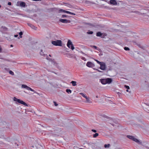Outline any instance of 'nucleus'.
I'll return each mask as SVG.
<instances>
[{"mask_svg":"<svg viewBox=\"0 0 149 149\" xmlns=\"http://www.w3.org/2000/svg\"><path fill=\"white\" fill-rule=\"evenodd\" d=\"M127 137L129 139L135 141L139 144H142L141 142H140L139 140L135 138L134 136L128 135L127 136Z\"/></svg>","mask_w":149,"mask_h":149,"instance_id":"f257e3e1","label":"nucleus"},{"mask_svg":"<svg viewBox=\"0 0 149 149\" xmlns=\"http://www.w3.org/2000/svg\"><path fill=\"white\" fill-rule=\"evenodd\" d=\"M100 80L101 83L103 84H110L112 81L111 79L109 78H107L106 79H102Z\"/></svg>","mask_w":149,"mask_h":149,"instance_id":"f03ea898","label":"nucleus"},{"mask_svg":"<svg viewBox=\"0 0 149 149\" xmlns=\"http://www.w3.org/2000/svg\"><path fill=\"white\" fill-rule=\"evenodd\" d=\"M52 43L55 46H61L62 45V41L61 40H57L55 41H52Z\"/></svg>","mask_w":149,"mask_h":149,"instance_id":"7ed1b4c3","label":"nucleus"},{"mask_svg":"<svg viewBox=\"0 0 149 149\" xmlns=\"http://www.w3.org/2000/svg\"><path fill=\"white\" fill-rule=\"evenodd\" d=\"M67 46L69 48H71L72 50H73L74 48V47L72 44V42L70 40H68L67 44Z\"/></svg>","mask_w":149,"mask_h":149,"instance_id":"20e7f679","label":"nucleus"},{"mask_svg":"<svg viewBox=\"0 0 149 149\" xmlns=\"http://www.w3.org/2000/svg\"><path fill=\"white\" fill-rule=\"evenodd\" d=\"M22 88H25L28 90H30V91L33 92L34 93H36V91L32 89L31 88L27 86L26 85L24 84L22 85Z\"/></svg>","mask_w":149,"mask_h":149,"instance_id":"39448f33","label":"nucleus"},{"mask_svg":"<svg viewBox=\"0 0 149 149\" xmlns=\"http://www.w3.org/2000/svg\"><path fill=\"white\" fill-rule=\"evenodd\" d=\"M86 66L89 68H93L95 66V65L91 62H88L86 64Z\"/></svg>","mask_w":149,"mask_h":149,"instance_id":"423d86ee","label":"nucleus"},{"mask_svg":"<svg viewBox=\"0 0 149 149\" xmlns=\"http://www.w3.org/2000/svg\"><path fill=\"white\" fill-rule=\"evenodd\" d=\"M59 21L60 22L63 23H69L70 22V20L66 19H60Z\"/></svg>","mask_w":149,"mask_h":149,"instance_id":"0eeeda50","label":"nucleus"},{"mask_svg":"<svg viewBox=\"0 0 149 149\" xmlns=\"http://www.w3.org/2000/svg\"><path fill=\"white\" fill-rule=\"evenodd\" d=\"M100 69L102 70H104L106 68V65L104 63H101L100 65Z\"/></svg>","mask_w":149,"mask_h":149,"instance_id":"6e6552de","label":"nucleus"},{"mask_svg":"<svg viewBox=\"0 0 149 149\" xmlns=\"http://www.w3.org/2000/svg\"><path fill=\"white\" fill-rule=\"evenodd\" d=\"M109 1L111 4L113 5H116L117 4V3L115 0H110Z\"/></svg>","mask_w":149,"mask_h":149,"instance_id":"1a4fd4ad","label":"nucleus"},{"mask_svg":"<svg viewBox=\"0 0 149 149\" xmlns=\"http://www.w3.org/2000/svg\"><path fill=\"white\" fill-rule=\"evenodd\" d=\"M18 102L19 103L23 104L25 106H27V104L25 102L19 99L18 100Z\"/></svg>","mask_w":149,"mask_h":149,"instance_id":"9d476101","label":"nucleus"},{"mask_svg":"<svg viewBox=\"0 0 149 149\" xmlns=\"http://www.w3.org/2000/svg\"><path fill=\"white\" fill-rule=\"evenodd\" d=\"M20 6L22 7H24L25 6V3L24 2L21 1L20 2Z\"/></svg>","mask_w":149,"mask_h":149,"instance_id":"9b49d317","label":"nucleus"},{"mask_svg":"<svg viewBox=\"0 0 149 149\" xmlns=\"http://www.w3.org/2000/svg\"><path fill=\"white\" fill-rule=\"evenodd\" d=\"M28 24L29 26H30L32 29H36V28L35 26L33 25L32 24Z\"/></svg>","mask_w":149,"mask_h":149,"instance_id":"f8f14e48","label":"nucleus"},{"mask_svg":"<svg viewBox=\"0 0 149 149\" xmlns=\"http://www.w3.org/2000/svg\"><path fill=\"white\" fill-rule=\"evenodd\" d=\"M102 34L100 32H98L96 33V36H97L101 37L102 36Z\"/></svg>","mask_w":149,"mask_h":149,"instance_id":"ddd939ff","label":"nucleus"},{"mask_svg":"<svg viewBox=\"0 0 149 149\" xmlns=\"http://www.w3.org/2000/svg\"><path fill=\"white\" fill-rule=\"evenodd\" d=\"M71 83L72 84V86H75L77 85V82L75 81H72Z\"/></svg>","mask_w":149,"mask_h":149,"instance_id":"4468645a","label":"nucleus"},{"mask_svg":"<svg viewBox=\"0 0 149 149\" xmlns=\"http://www.w3.org/2000/svg\"><path fill=\"white\" fill-rule=\"evenodd\" d=\"M79 94L81 95L83 97L85 98L86 99H87V97L83 93H80Z\"/></svg>","mask_w":149,"mask_h":149,"instance_id":"2eb2a0df","label":"nucleus"},{"mask_svg":"<svg viewBox=\"0 0 149 149\" xmlns=\"http://www.w3.org/2000/svg\"><path fill=\"white\" fill-rule=\"evenodd\" d=\"M65 12H66L65 13H67L71 15H75V13H73L71 12H70L69 11H67L66 10V11Z\"/></svg>","mask_w":149,"mask_h":149,"instance_id":"dca6fc26","label":"nucleus"},{"mask_svg":"<svg viewBox=\"0 0 149 149\" xmlns=\"http://www.w3.org/2000/svg\"><path fill=\"white\" fill-rule=\"evenodd\" d=\"M66 10H63V9H60L58 10V13H60L61 12H63L65 13Z\"/></svg>","mask_w":149,"mask_h":149,"instance_id":"f3484780","label":"nucleus"},{"mask_svg":"<svg viewBox=\"0 0 149 149\" xmlns=\"http://www.w3.org/2000/svg\"><path fill=\"white\" fill-rule=\"evenodd\" d=\"M99 135L98 133H96L95 134H93V137L94 138H96L97 136Z\"/></svg>","mask_w":149,"mask_h":149,"instance_id":"a211bd4d","label":"nucleus"},{"mask_svg":"<svg viewBox=\"0 0 149 149\" xmlns=\"http://www.w3.org/2000/svg\"><path fill=\"white\" fill-rule=\"evenodd\" d=\"M66 92L68 93H71L72 92L71 90L70 89H67L66 90Z\"/></svg>","mask_w":149,"mask_h":149,"instance_id":"6ab92c4d","label":"nucleus"},{"mask_svg":"<svg viewBox=\"0 0 149 149\" xmlns=\"http://www.w3.org/2000/svg\"><path fill=\"white\" fill-rule=\"evenodd\" d=\"M110 146V144H105L104 145V147L105 148H109Z\"/></svg>","mask_w":149,"mask_h":149,"instance_id":"aec40b11","label":"nucleus"},{"mask_svg":"<svg viewBox=\"0 0 149 149\" xmlns=\"http://www.w3.org/2000/svg\"><path fill=\"white\" fill-rule=\"evenodd\" d=\"M19 100V99H17V98H16L15 97H14L13 98V100L17 102H18V100Z\"/></svg>","mask_w":149,"mask_h":149,"instance_id":"412c9836","label":"nucleus"},{"mask_svg":"<svg viewBox=\"0 0 149 149\" xmlns=\"http://www.w3.org/2000/svg\"><path fill=\"white\" fill-rule=\"evenodd\" d=\"M40 55H42V56H45V54H43V52H42V50H41V52H40Z\"/></svg>","mask_w":149,"mask_h":149,"instance_id":"4be33fe9","label":"nucleus"},{"mask_svg":"<svg viewBox=\"0 0 149 149\" xmlns=\"http://www.w3.org/2000/svg\"><path fill=\"white\" fill-rule=\"evenodd\" d=\"M9 73L12 75H14V72L11 70H10L9 71Z\"/></svg>","mask_w":149,"mask_h":149,"instance_id":"5701e85b","label":"nucleus"},{"mask_svg":"<svg viewBox=\"0 0 149 149\" xmlns=\"http://www.w3.org/2000/svg\"><path fill=\"white\" fill-rule=\"evenodd\" d=\"M94 60L97 62L100 65L102 63H101L100 62V61H98V60H96V59H94Z\"/></svg>","mask_w":149,"mask_h":149,"instance_id":"b1692460","label":"nucleus"},{"mask_svg":"<svg viewBox=\"0 0 149 149\" xmlns=\"http://www.w3.org/2000/svg\"><path fill=\"white\" fill-rule=\"evenodd\" d=\"M87 33L88 34H93V32L92 31H88V32H87Z\"/></svg>","mask_w":149,"mask_h":149,"instance_id":"393cba45","label":"nucleus"},{"mask_svg":"<svg viewBox=\"0 0 149 149\" xmlns=\"http://www.w3.org/2000/svg\"><path fill=\"white\" fill-rule=\"evenodd\" d=\"M124 49L125 50H129L130 49L128 47H125L124 48Z\"/></svg>","mask_w":149,"mask_h":149,"instance_id":"a878e982","label":"nucleus"},{"mask_svg":"<svg viewBox=\"0 0 149 149\" xmlns=\"http://www.w3.org/2000/svg\"><path fill=\"white\" fill-rule=\"evenodd\" d=\"M22 34H23V33L22 31H21L19 33V34L20 35L19 36H20V38H22V37L21 36L22 35Z\"/></svg>","mask_w":149,"mask_h":149,"instance_id":"bb28decb","label":"nucleus"},{"mask_svg":"<svg viewBox=\"0 0 149 149\" xmlns=\"http://www.w3.org/2000/svg\"><path fill=\"white\" fill-rule=\"evenodd\" d=\"M19 4H20V2L18 1L16 3V6H20Z\"/></svg>","mask_w":149,"mask_h":149,"instance_id":"cd10ccee","label":"nucleus"},{"mask_svg":"<svg viewBox=\"0 0 149 149\" xmlns=\"http://www.w3.org/2000/svg\"><path fill=\"white\" fill-rule=\"evenodd\" d=\"M68 16L67 15H62V17L63 18H64V17H67Z\"/></svg>","mask_w":149,"mask_h":149,"instance_id":"c85d7f7f","label":"nucleus"},{"mask_svg":"<svg viewBox=\"0 0 149 149\" xmlns=\"http://www.w3.org/2000/svg\"><path fill=\"white\" fill-rule=\"evenodd\" d=\"M125 87L127 89H130V87L128 86L125 85Z\"/></svg>","mask_w":149,"mask_h":149,"instance_id":"c756f323","label":"nucleus"},{"mask_svg":"<svg viewBox=\"0 0 149 149\" xmlns=\"http://www.w3.org/2000/svg\"><path fill=\"white\" fill-rule=\"evenodd\" d=\"M54 103L55 106H58V104L56 103V102L54 101Z\"/></svg>","mask_w":149,"mask_h":149,"instance_id":"7c9ffc66","label":"nucleus"},{"mask_svg":"<svg viewBox=\"0 0 149 149\" xmlns=\"http://www.w3.org/2000/svg\"><path fill=\"white\" fill-rule=\"evenodd\" d=\"M87 99H86V101L87 102H90V100H89V99H88V97H87Z\"/></svg>","mask_w":149,"mask_h":149,"instance_id":"2f4dec72","label":"nucleus"},{"mask_svg":"<svg viewBox=\"0 0 149 149\" xmlns=\"http://www.w3.org/2000/svg\"><path fill=\"white\" fill-rule=\"evenodd\" d=\"M2 49L1 47V46L0 45V53L1 52H2Z\"/></svg>","mask_w":149,"mask_h":149,"instance_id":"473e14b6","label":"nucleus"},{"mask_svg":"<svg viewBox=\"0 0 149 149\" xmlns=\"http://www.w3.org/2000/svg\"><path fill=\"white\" fill-rule=\"evenodd\" d=\"M92 47L94 48L95 49H97V47L95 46H93Z\"/></svg>","mask_w":149,"mask_h":149,"instance_id":"72a5a7b5","label":"nucleus"},{"mask_svg":"<svg viewBox=\"0 0 149 149\" xmlns=\"http://www.w3.org/2000/svg\"><path fill=\"white\" fill-rule=\"evenodd\" d=\"M8 4L9 5H11V3L10 2H9L8 3Z\"/></svg>","mask_w":149,"mask_h":149,"instance_id":"f704fd0d","label":"nucleus"},{"mask_svg":"<svg viewBox=\"0 0 149 149\" xmlns=\"http://www.w3.org/2000/svg\"><path fill=\"white\" fill-rule=\"evenodd\" d=\"M82 60L85 61V58L84 57H82Z\"/></svg>","mask_w":149,"mask_h":149,"instance_id":"c9c22d12","label":"nucleus"},{"mask_svg":"<svg viewBox=\"0 0 149 149\" xmlns=\"http://www.w3.org/2000/svg\"><path fill=\"white\" fill-rule=\"evenodd\" d=\"M18 35H15V36H14L15 37H17L18 36Z\"/></svg>","mask_w":149,"mask_h":149,"instance_id":"e433bc0d","label":"nucleus"},{"mask_svg":"<svg viewBox=\"0 0 149 149\" xmlns=\"http://www.w3.org/2000/svg\"><path fill=\"white\" fill-rule=\"evenodd\" d=\"M96 70L97 71H98V72H101V71H100V70H98V69H96Z\"/></svg>","mask_w":149,"mask_h":149,"instance_id":"4c0bfd02","label":"nucleus"},{"mask_svg":"<svg viewBox=\"0 0 149 149\" xmlns=\"http://www.w3.org/2000/svg\"><path fill=\"white\" fill-rule=\"evenodd\" d=\"M99 116H102V117H104V115H103V116H102V115H99Z\"/></svg>","mask_w":149,"mask_h":149,"instance_id":"58836bf2","label":"nucleus"},{"mask_svg":"<svg viewBox=\"0 0 149 149\" xmlns=\"http://www.w3.org/2000/svg\"><path fill=\"white\" fill-rule=\"evenodd\" d=\"M10 47H13V45H10Z\"/></svg>","mask_w":149,"mask_h":149,"instance_id":"ea45409f","label":"nucleus"},{"mask_svg":"<svg viewBox=\"0 0 149 149\" xmlns=\"http://www.w3.org/2000/svg\"><path fill=\"white\" fill-rule=\"evenodd\" d=\"M128 89H127V90H126V91H127V92H128Z\"/></svg>","mask_w":149,"mask_h":149,"instance_id":"a19ab883","label":"nucleus"},{"mask_svg":"<svg viewBox=\"0 0 149 149\" xmlns=\"http://www.w3.org/2000/svg\"><path fill=\"white\" fill-rule=\"evenodd\" d=\"M93 131L94 132H97V131Z\"/></svg>","mask_w":149,"mask_h":149,"instance_id":"79ce46f5","label":"nucleus"},{"mask_svg":"<svg viewBox=\"0 0 149 149\" xmlns=\"http://www.w3.org/2000/svg\"><path fill=\"white\" fill-rule=\"evenodd\" d=\"M96 98H97L98 97V96H96Z\"/></svg>","mask_w":149,"mask_h":149,"instance_id":"37998d69","label":"nucleus"},{"mask_svg":"<svg viewBox=\"0 0 149 149\" xmlns=\"http://www.w3.org/2000/svg\"><path fill=\"white\" fill-rule=\"evenodd\" d=\"M91 130L93 131V130H94V129H92Z\"/></svg>","mask_w":149,"mask_h":149,"instance_id":"c03bdc74","label":"nucleus"},{"mask_svg":"<svg viewBox=\"0 0 149 149\" xmlns=\"http://www.w3.org/2000/svg\"><path fill=\"white\" fill-rule=\"evenodd\" d=\"M110 124H111L112 125H113L112 123H110Z\"/></svg>","mask_w":149,"mask_h":149,"instance_id":"a18cd8bd","label":"nucleus"},{"mask_svg":"<svg viewBox=\"0 0 149 149\" xmlns=\"http://www.w3.org/2000/svg\"><path fill=\"white\" fill-rule=\"evenodd\" d=\"M49 56H51V55H49Z\"/></svg>","mask_w":149,"mask_h":149,"instance_id":"49530a36","label":"nucleus"},{"mask_svg":"<svg viewBox=\"0 0 149 149\" xmlns=\"http://www.w3.org/2000/svg\"><path fill=\"white\" fill-rule=\"evenodd\" d=\"M1 7V6L0 5V8Z\"/></svg>","mask_w":149,"mask_h":149,"instance_id":"de8ad7c7","label":"nucleus"}]
</instances>
